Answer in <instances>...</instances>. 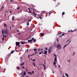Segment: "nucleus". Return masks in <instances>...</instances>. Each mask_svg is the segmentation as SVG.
Wrapping results in <instances>:
<instances>
[{
	"label": "nucleus",
	"instance_id": "8",
	"mask_svg": "<svg viewBox=\"0 0 77 77\" xmlns=\"http://www.w3.org/2000/svg\"><path fill=\"white\" fill-rule=\"evenodd\" d=\"M3 9H4V7L3 6L1 8H0V11H2V10H3Z\"/></svg>",
	"mask_w": 77,
	"mask_h": 77
},
{
	"label": "nucleus",
	"instance_id": "21",
	"mask_svg": "<svg viewBox=\"0 0 77 77\" xmlns=\"http://www.w3.org/2000/svg\"><path fill=\"white\" fill-rule=\"evenodd\" d=\"M41 35L42 36H43L44 35V34L43 33H42Z\"/></svg>",
	"mask_w": 77,
	"mask_h": 77
},
{
	"label": "nucleus",
	"instance_id": "63",
	"mask_svg": "<svg viewBox=\"0 0 77 77\" xmlns=\"http://www.w3.org/2000/svg\"><path fill=\"white\" fill-rule=\"evenodd\" d=\"M20 9V8H17V9Z\"/></svg>",
	"mask_w": 77,
	"mask_h": 77
},
{
	"label": "nucleus",
	"instance_id": "33",
	"mask_svg": "<svg viewBox=\"0 0 77 77\" xmlns=\"http://www.w3.org/2000/svg\"><path fill=\"white\" fill-rule=\"evenodd\" d=\"M17 69H20V67H19L18 66V67H17Z\"/></svg>",
	"mask_w": 77,
	"mask_h": 77
},
{
	"label": "nucleus",
	"instance_id": "43",
	"mask_svg": "<svg viewBox=\"0 0 77 77\" xmlns=\"http://www.w3.org/2000/svg\"><path fill=\"white\" fill-rule=\"evenodd\" d=\"M29 12L30 13H31L32 12L30 11V10H29Z\"/></svg>",
	"mask_w": 77,
	"mask_h": 77
},
{
	"label": "nucleus",
	"instance_id": "54",
	"mask_svg": "<svg viewBox=\"0 0 77 77\" xmlns=\"http://www.w3.org/2000/svg\"><path fill=\"white\" fill-rule=\"evenodd\" d=\"M17 32H19L20 31H19V30H17Z\"/></svg>",
	"mask_w": 77,
	"mask_h": 77
},
{
	"label": "nucleus",
	"instance_id": "45",
	"mask_svg": "<svg viewBox=\"0 0 77 77\" xmlns=\"http://www.w3.org/2000/svg\"><path fill=\"white\" fill-rule=\"evenodd\" d=\"M40 50V49H38V51H39Z\"/></svg>",
	"mask_w": 77,
	"mask_h": 77
},
{
	"label": "nucleus",
	"instance_id": "23",
	"mask_svg": "<svg viewBox=\"0 0 77 77\" xmlns=\"http://www.w3.org/2000/svg\"><path fill=\"white\" fill-rule=\"evenodd\" d=\"M65 75H66V76H67V77H68V74L66 73Z\"/></svg>",
	"mask_w": 77,
	"mask_h": 77
},
{
	"label": "nucleus",
	"instance_id": "12",
	"mask_svg": "<svg viewBox=\"0 0 77 77\" xmlns=\"http://www.w3.org/2000/svg\"><path fill=\"white\" fill-rule=\"evenodd\" d=\"M56 62H55V61H54L53 63V65H55L56 64Z\"/></svg>",
	"mask_w": 77,
	"mask_h": 77
},
{
	"label": "nucleus",
	"instance_id": "49",
	"mask_svg": "<svg viewBox=\"0 0 77 77\" xmlns=\"http://www.w3.org/2000/svg\"><path fill=\"white\" fill-rule=\"evenodd\" d=\"M11 2H13V0H11Z\"/></svg>",
	"mask_w": 77,
	"mask_h": 77
},
{
	"label": "nucleus",
	"instance_id": "28",
	"mask_svg": "<svg viewBox=\"0 0 77 77\" xmlns=\"http://www.w3.org/2000/svg\"><path fill=\"white\" fill-rule=\"evenodd\" d=\"M74 31H75V30L72 31V30H70V32H74Z\"/></svg>",
	"mask_w": 77,
	"mask_h": 77
},
{
	"label": "nucleus",
	"instance_id": "37",
	"mask_svg": "<svg viewBox=\"0 0 77 77\" xmlns=\"http://www.w3.org/2000/svg\"><path fill=\"white\" fill-rule=\"evenodd\" d=\"M34 42H36V39H34Z\"/></svg>",
	"mask_w": 77,
	"mask_h": 77
},
{
	"label": "nucleus",
	"instance_id": "15",
	"mask_svg": "<svg viewBox=\"0 0 77 77\" xmlns=\"http://www.w3.org/2000/svg\"><path fill=\"white\" fill-rule=\"evenodd\" d=\"M54 61H55V62H56L57 61L56 60V57H55V58L54 59Z\"/></svg>",
	"mask_w": 77,
	"mask_h": 77
},
{
	"label": "nucleus",
	"instance_id": "18",
	"mask_svg": "<svg viewBox=\"0 0 77 77\" xmlns=\"http://www.w3.org/2000/svg\"><path fill=\"white\" fill-rule=\"evenodd\" d=\"M35 63L34 62L33 63H32V65H34V67H35Z\"/></svg>",
	"mask_w": 77,
	"mask_h": 77
},
{
	"label": "nucleus",
	"instance_id": "2",
	"mask_svg": "<svg viewBox=\"0 0 77 77\" xmlns=\"http://www.w3.org/2000/svg\"><path fill=\"white\" fill-rule=\"evenodd\" d=\"M4 30L2 29V35H3V38H6V35H4Z\"/></svg>",
	"mask_w": 77,
	"mask_h": 77
},
{
	"label": "nucleus",
	"instance_id": "26",
	"mask_svg": "<svg viewBox=\"0 0 77 77\" xmlns=\"http://www.w3.org/2000/svg\"><path fill=\"white\" fill-rule=\"evenodd\" d=\"M4 27H6V24H4Z\"/></svg>",
	"mask_w": 77,
	"mask_h": 77
},
{
	"label": "nucleus",
	"instance_id": "41",
	"mask_svg": "<svg viewBox=\"0 0 77 77\" xmlns=\"http://www.w3.org/2000/svg\"><path fill=\"white\" fill-rule=\"evenodd\" d=\"M33 60V61H35V59L34 60Z\"/></svg>",
	"mask_w": 77,
	"mask_h": 77
},
{
	"label": "nucleus",
	"instance_id": "7",
	"mask_svg": "<svg viewBox=\"0 0 77 77\" xmlns=\"http://www.w3.org/2000/svg\"><path fill=\"white\" fill-rule=\"evenodd\" d=\"M45 51V52L43 53V54H45L46 55H47V51Z\"/></svg>",
	"mask_w": 77,
	"mask_h": 77
},
{
	"label": "nucleus",
	"instance_id": "40",
	"mask_svg": "<svg viewBox=\"0 0 77 77\" xmlns=\"http://www.w3.org/2000/svg\"><path fill=\"white\" fill-rule=\"evenodd\" d=\"M57 42H59V39H57Z\"/></svg>",
	"mask_w": 77,
	"mask_h": 77
},
{
	"label": "nucleus",
	"instance_id": "17",
	"mask_svg": "<svg viewBox=\"0 0 77 77\" xmlns=\"http://www.w3.org/2000/svg\"><path fill=\"white\" fill-rule=\"evenodd\" d=\"M64 34H65V33H63V34H62L61 35H60V37H61L62 36H63V35H64Z\"/></svg>",
	"mask_w": 77,
	"mask_h": 77
},
{
	"label": "nucleus",
	"instance_id": "3",
	"mask_svg": "<svg viewBox=\"0 0 77 77\" xmlns=\"http://www.w3.org/2000/svg\"><path fill=\"white\" fill-rule=\"evenodd\" d=\"M20 43L19 42H16V45L17 46H19L20 45Z\"/></svg>",
	"mask_w": 77,
	"mask_h": 77
},
{
	"label": "nucleus",
	"instance_id": "61",
	"mask_svg": "<svg viewBox=\"0 0 77 77\" xmlns=\"http://www.w3.org/2000/svg\"><path fill=\"white\" fill-rule=\"evenodd\" d=\"M10 13H12V11H10Z\"/></svg>",
	"mask_w": 77,
	"mask_h": 77
},
{
	"label": "nucleus",
	"instance_id": "13",
	"mask_svg": "<svg viewBox=\"0 0 77 77\" xmlns=\"http://www.w3.org/2000/svg\"><path fill=\"white\" fill-rule=\"evenodd\" d=\"M71 42V41H70L69 42V43H68V44H67L66 45H65L64 46V48H65V47H66V45H68V44H69V42Z\"/></svg>",
	"mask_w": 77,
	"mask_h": 77
},
{
	"label": "nucleus",
	"instance_id": "24",
	"mask_svg": "<svg viewBox=\"0 0 77 77\" xmlns=\"http://www.w3.org/2000/svg\"><path fill=\"white\" fill-rule=\"evenodd\" d=\"M14 51H11V53H12V54L14 53Z\"/></svg>",
	"mask_w": 77,
	"mask_h": 77
},
{
	"label": "nucleus",
	"instance_id": "19",
	"mask_svg": "<svg viewBox=\"0 0 77 77\" xmlns=\"http://www.w3.org/2000/svg\"><path fill=\"white\" fill-rule=\"evenodd\" d=\"M26 72H25V71H24V73H23V75H26Z\"/></svg>",
	"mask_w": 77,
	"mask_h": 77
},
{
	"label": "nucleus",
	"instance_id": "58",
	"mask_svg": "<svg viewBox=\"0 0 77 77\" xmlns=\"http://www.w3.org/2000/svg\"><path fill=\"white\" fill-rule=\"evenodd\" d=\"M28 57H29V58H30V56L29 55H28Z\"/></svg>",
	"mask_w": 77,
	"mask_h": 77
},
{
	"label": "nucleus",
	"instance_id": "42",
	"mask_svg": "<svg viewBox=\"0 0 77 77\" xmlns=\"http://www.w3.org/2000/svg\"><path fill=\"white\" fill-rule=\"evenodd\" d=\"M47 48H46L45 49L46 50H47Z\"/></svg>",
	"mask_w": 77,
	"mask_h": 77
},
{
	"label": "nucleus",
	"instance_id": "6",
	"mask_svg": "<svg viewBox=\"0 0 77 77\" xmlns=\"http://www.w3.org/2000/svg\"><path fill=\"white\" fill-rule=\"evenodd\" d=\"M48 50L49 53H51V48H49Z\"/></svg>",
	"mask_w": 77,
	"mask_h": 77
},
{
	"label": "nucleus",
	"instance_id": "44",
	"mask_svg": "<svg viewBox=\"0 0 77 77\" xmlns=\"http://www.w3.org/2000/svg\"><path fill=\"white\" fill-rule=\"evenodd\" d=\"M26 71H28V70H27V68H26Z\"/></svg>",
	"mask_w": 77,
	"mask_h": 77
},
{
	"label": "nucleus",
	"instance_id": "38",
	"mask_svg": "<svg viewBox=\"0 0 77 77\" xmlns=\"http://www.w3.org/2000/svg\"><path fill=\"white\" fill-rule=\"evenodd\" d=\"M32 21V19H30V20H29V21Z\"/></svg>",
	"mask_w": 77,
	"mask_h": 77
},
{
	"label": "nucleus",
	"instance_id": "29",
	"mask_svg": "<svg viewBox=\"0 0 77 77\" xmlns=\"http://www.w3.org/2000/svg\"><path fill=\"white\" fill-rule=\"evenodd\" d=\"M64 14H65V12H63L62 13V14L63 15Z\"/></svg>",
	"mask_w": 77,
	"mask_h": 77
},
{
	"label": "nucleus",
	"instance_id": "62",
	"mask_svg": "<svg viewBox=\"0 0 77 77\" xmlns=\"http://www.w3.org/2000/svg\"><path fill=\"white\" fill-rule=\"evenodd\" d=\"M19 75H22V73H21Z\"/></svg>",
	"mask_w": 77,
	"mask_h": 77
},
{
	"label": "nucleus",
	"instance_id": "1",
	"mask_svg": "<svg viewBox=\"0 0 77 77\" xmlns=\"http://www.w3.org/2000/svg\"><path fill=\"white\" fill-rule=\"evenodd\" d=\"M57 48H58V49H61L62 47H61V45L59 44V43H58L57 45H56Z\"/></svg>",
	"mask_w": 77,
	"mask_h": 77
},
{
	"label": "nucleus",
	"instance_id": "50",
	"mask_svg": "<svg viewBox=\"0 0 77 77\" xmlns=\"http://www.w3.org/2000/svg\"><path fill=\"white\" fill-rule=\"evenodd\" d=\"M51 48V49H52V47H51L50 48Z\"/></svg>",
	"mask_w": 77,
	"mask_h": 77
},
{
	"label": "nucleus",
	"instance_id": "32",
	"mask_svg": "<svg viewBox=\"0 0 77 77\" xmlns=\"http://www.w3.org/2000/svg\"><path fill=\"white\" fill-rule=\"evenodd\" d=\"M32 74H34V71H32Z\"/></svg>",
	"mask_w": 77,
	"mask_h": 77
},
{
	"label": "nucleus",
	"instance_id": "55",
	"mask_svg": "<svg viewBox=\"0 0 77 77\" xmlns=\"http://www.w3.org/2000/svg\"><path fill=\"white\" fill-rule=\"evenodd\" d=\"M58 67H59V68H60V65H58Z\"/></svg>",
	"mask_w": 77,
	"mask_h": 77
},
{
	"label": "nucleus",
	"instance_id": "5",
	"mask_svg": "<svg viewBox=\"0 0 77 77\" xmlns=\"http://www.w3.org/2000/svg\"><path fill=\"white\" fill-rule=\"evenodd\" d=\"M41 65H43L44 66V70H45L46 69V68H45V66L44 64H41Z\"/></svg>",
	"mask_w": 77,
	"mask_h": 77
},
{
	"label": "nucleus",
	"instance_id": "10",
	"mask_svg": "<svg viewBox=\"0 0 77 77\" xmlns=\"http://www.w3.org/2000/svg\"><path fill=\"white\" fill-rule=\"evenodd\" d=\"M27 42H23L22 43V44H27Z\"/></svg>",
	"mask_w": 77,
	"mask_h": 77
},
{
	"label": "nucleus",
	"instance_id": "11",
	"mask_svg": "<svg viewBox=\"0 0 77 77\" xmlns=\"http://www.w3.org/2000/svg\"><path fill=\"white\" fill-rule=\"evenodd\" d=\"M24 62H23L22 63H21L20 64V66H23V65H24Z\"/></svg>",
	"mask_w": 77,
	"mask_h": 77
},
{
	"label": "nucleus",
	"instance_id": "14",
	"mask_svg": "<svg viewBox=\"0 0 77 77\" xmlns=\"http://www.w3.org/2000/svg\"><path fill=\"white\" fill-rule=\"evenodd\" d=\"M14 17H12V21H14Z\"/></svg>",
	"mask_w": 77,
	"mask_h": 77
},
{
	"label": "nucleus",
	"instance_id": "53",
	"mask_svg": "<svg viewBox=\"0 0 77 77\" xmlns=\"http://www.w3.org/2000/svg\"><path fill=\"white\" fill-rule=\"evenodd\" d=\"M41 52L42 53H43V52L42 51Z\"/></svg>",
	"mask_w": 77,
	"mask_h": 77
},
{
	"label": "nucleus",
	"instance_id": "31",
	"mask_svg": "<svg viewBox=\"0 0 77 77\" xmlns=\"http://www.w3.org/2000/svg\"><path fill=\"white\" fill-rule=\"evenodd\" d=\"M33 40H34V38H32L31 40H32V41H33Z\"/></svg>",
	"mask_w": 77,
	"mask_h": 77
},
{
	"label": "nucleus",
	"instance_id": "57",
	"mask_svg": "<svg viewBox=\"0 0 77 77\" xmlns=\"http://www.w3.org/2000/svg\"><path fill=\"white\" fill-rule=\"evenodd\" d=\"M36 53H37V52H36L35 53V54H36Z\"/></svg>",
	"mask_w": 77,
	"mask_h": 77
},
{
	"label": "nucleus",
	"instance_id": "47",
	"mask_svg": "<svg viewBox=\"0 0 77 77\" xmlns=\"http://www.w3.org/2000/svg\"><path fill=\"white\" fill-rule=\"evenodd\" d=\"M33 55H35V54H32V55H31L30 56H33Z\"/></svg>",
	"mask_w": 77,
	"mask_h": 77
},
{
	"label": "nucleus",
	"instance_id": "27",
	"mask_svg": "<svg viewBox=\"0 0 77 77\" xmlns=\"http://www.w3.org/2000/svg\"><path fill=\"white\" fill-rule=\"evenodd\" d=\"M53 56H55V57H56V54H53Z\"/></svg>",
	"mask_w": 77,
	"mask_h": 77
},
{
	"label": "nucleus",
	"instance_id": "20",
	"mask_svg": "<svg viewBox=\"0 0 77 77\" xmlns=\"http://www.w3.org/2000/svg\"><path fill=\"white\" fill-rule=\"evenodd\" d=\"M34 51H37V49H34Z\"/></svg>",
	"mask_w": 77,
	"mask_h": 77
},
{
	"label": "nucleus",
	"instance_id": "48",
	"mask_svg": "<svg viewBox=\"0 0 77 77\" xmlns=\"http://www.w3.org/2000/svg\"><path fill=\"white\" fill-rule=\"evenodd\" d=\"M31 15H32V14H33V13L32 12H31Z\"/></svg>",
	"mask_w": 77,
	"mask_h": 77
},
{
	"label": "nucleus",
	"instance_id": "16",
	"mask_svg": "<svg viewBox=\"0 0 77 77\" xmlns=\"http://www.w3.org/2000/svg\"><path fill=\"white\" fill-rule=\"evenodd\" d=\"M28 74H30V75H32V72H28Z\"/></svg>",
	"mask_w": 77,
	"mask_h": 77
},
{
	"label": "nucleus",
	"instance_id": "51",
	"mask_svg": "<svg viewBox=\"0 0 77 77\" xmlns=\"http://www.w3.org/2000/svg\"><path fill=\"white\" fill-rule=\"evenodd\" d=\"M4 40V38H2V40L3 41Z\"/></svg>",
	"mask_w": 77,
	"mask_h": 77
},
{
	"label": "nucleus",
	"instance_id": "52",
	"mask_svg": "<svg viewBox=\"0 0 77 77\" xmlns=\"http://www.w3.org/2000/svg\"><path fill=\"white\" fill-rule=\"evenodd\" d=\"M28 10H29V11H30V8H28Z\"/></svg>",
	"mask_w": 77,
	"mask_h": 77
},
{
	"label": "nucleus",
	"instance_id": "60",
	"mask_svg": "<svg viewBox=\"0 0 77 77\" xmlns=\"http://www.w3.org/2000/svg\"><path fill=\"white\" fill-rule=\"evenodd\" d=\"M34 13H35V12H34V11H33V14H34Z\"/></svg>",
	"mask_w": 77,
	"mask_h": 77
},
{
	"label": "nucleus",
	"instance_id": "4",
	"mask_svg": "<svg viewBox=\"0 0 77 77\" xmlns=\"http://www.w3.org/2000/svg\"><path fill=\"white\" fill-rule=\"evenodd\" d=\"M4 32V33L5 34V35H7L8 34V31L6 29V30H5Z\"/></svg>",
	"mask_w": 77,
	"mask_h": 77
},
{
	"label": "nucleus",
	"instance_id": "25",
	"mask_svg": "<svg viewBox=\"0 0 77 77\" xmlns=\"http://www.w3.org/2000/svg\"><path fill=\"white\" fill-rule=\"evenodd\" d=\"M29 22H28L27 23V26H29Z\"/></svg>",
	"mask_w": 77,
	"mask_h": 77
},
{
	"label": "nucleus",
	"instance_id": "9",
	"mask_svg": "<svg viewBox=\"0 0 77 77\" xmlns=\"http://www.w3.org/2000/svg\"><path fill=\"white\" fill-rule=\"evenodd\" d=\"M28 43H29V42H32V40L30 39L29 40H28Z\"/></svg>",
	"mask_w": 77,
	"mask_h": 77
},
{
	"label": "nucleus",
	"instance_id": "34",
	"mask_svg": "<svg viewBox=\"0 0 77 77\" xmlns=\"http://www.w3.org/2000/svg\"><path fill=\"white\" fill-rule=\"evenodd\" d=\"M22 68L23 69H24V66H23L22 67Z\"/></svg>",
	"mask_w": 77,
	"mask_h": 77
},
{
	"label": "nucleus",
	"instance_id": "59",
	"mask_svg": "<svg viewBox=\"0 0 77 77\" xmlns=\"http://www.w3.org/2000/svg\"><path fill=\"white\" fill-rule=\"evenodd\" d=\"M27 39H29V38H27L26 39V40H27Z\"/></svg>",
	"mask_w": 77,
	"mask_h": 77
},
{
	"label": "nucleus",
	"instance_id": "22",
	"mask_svg": "<svg viewBox=\"0 0 77 77\" xmlns=\"http://www.w3.org/2000/svg\"><path fill=\"white\" fill-rule=\"evenodd\" d=\"M70 60H70V59L68 60H67L68 62H69H69H70Z\"/></svg>",
	"mask_w": 77,
	"mask_h": 77
},
{
	"label": "nucleus",
	"instance_id": "56",
	"mask_svg": "<svg viewBox=\"0 0 77 77\" xmlns=\"http://www.w3.org/2000/svg\"><path fill=\"white\" fill-rule=\"evenodd\" d=\"M28 50H29V49H27V52L28 51Z\"/></svg>",
	"mask_w": 77,
	"mask_h": 77
},
{
	"label": "nucleus",
	"instance_id": "35",
	"mask_svg": "<svg viewBox=\"0 0 77 77\" xmlns=\"http://www.w3.org/2000/svg\"><path fill=\"white\" fill-rule=\"evenodd\" d=\"M34 14L35 15H37V14H36L35 13H34Z\"/></svg>",
	"mask_w": 77,
	"mask_h": 77
},
{
	"label": "nucleus",
	"instance_id": "30",
	"mask_svg": "<svg viewBox=\"0 0 77 77\" xmlns=\"http://www.w3.org/2000/svg\"><path fill=\"white\" fill-rule=\"evenodd\" d=\"M40 19H41H41H42V17H41V16L39 17Z\"/></svg>",
	"mask_w": 77,
	"mask_h": 77
},
{
	"label": "nucleus",
	"instance_id": "39",
	"mask_svg": "<svg viewBox=\"0 0 77 77\" xmlns=\"http://www.w3.org/2000/svg\"><path fill=\"white\" fill-rule=\"evenodd\" d=\"M69 41V39H68L67 41L66 42H68Z\"/></svg>",
	"mask_w": 77,
	"mask_h": 77
},
{
	"label": "nucleus",
	"instance_id": "64",
	"mask_svg": "<svg viewBox=\"0 0 77 77\" xmlns=\"http://www.w3.org/2000/svg\"><path fill=\"white\" fill-rule=\"evenodd\" d=\"M68 32H70V30H69V31H68Z\"/></svg>",
	"mask_w": 77,
	"mask_h": 77
},
{
	"label": "nucleus",
	"instance_id": "36",
	"mask_svg": "<svg viewBox=\"0 0 77 77\" xmlns=\"http://www.w3.org/2000/svg\"><path fill=\"white\" fill-rule=\"evenodd\" d=\"M39 54H42V52H40V53H39Z\"/></svg>",
	"mask_w": 77,
	"mask_h": 77
},
{
	"label": "nucleus",
	"instance_id": "46",
	"mask_svg": "<svg viewBox=\"0 0 77 77\" xmlns=\"http://www.w3.org/2000/svg\"><path fill=\"white\" fill-rule=\"evenodd\" d=\"M23 76H24V75H22L21 77H23Z\"/></svg>",
	"mask_w": 77,
	"mask_h": 77
}]
</instances>
